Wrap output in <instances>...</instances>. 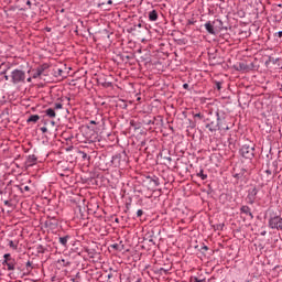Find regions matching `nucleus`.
I'll use <instances>...</instances> for the list:
<instances>
[{
  "instance_id": "nucleus-15",
  "label": "nucleus",
  "mask_w": 282,
  "mask_h": 282,
  "mask_svg": "<svg viewBox=\"0 0 282 282\" xmlns=\"http://www.w3.org/2000/svg\"><path fill=\"white\" fill-rule=\"evenodd\" d=\"M197 177H200L202 180H208V175L204 174V170H200L197 173Z\"/></svg>"
},
{
  "instance_id": "nucleus-23",
  "label": "nucleus",
  "mask_w": 282,
  "mask_h": 282,
  "mask_svg": "<svg viewBox=\"0 0 282 282\" xmlns=\"http://www.w3.org/2000/svg\"><path fill=\"white\" fill-rule=\"evenodd\" d=\"M26 6H29V8H30L32 6V2L30 0H28Z\"/></svg>"
},
{
  "instance_id": "nucleus-27",
  "label": "nucleus",
  "mask_w": 282,
  "mask_h": 282,
  "mask_svg": "<svg viewBox=\"0 0 282 282\" xmlns=\"http://www.w3.org/2000/svg\"><path fill=\"white\" fill-rule=\"evenodd\" d=\"M24 191L29 192L30 191V186H24Z\"/></svg>"
},
{
  "instance_id": "nucleus-17",
  "label": "nucleus",
  "mask_w": 282,
  "mask_h": 282,
  "mask_svg": "<svg viewBox=\"0 0 282 282\" xmlns=\"http://www.w3.org/2000/svg\"><path fill=\"white\" fill-rule=\"evenodd\" d=\"M9 246L10 248H13V250H17V245L14 243V241L10 240Z\"/></svg>"
},
{
  "instance_id": "nucleus-14",
  "label": "nucleus",
  "mask_w": 282,
  "mask_h": 282,
  "mask_svg": "<svg viewBox=\"0 0 282 282\" xmlns=\"http://www.w3.org/2000/svg\"><path fill=\"white\" fill-rule=\"evenodd\" d=\"M45 69L43 67H39L36 72L33 74V78H39L43 74Z\"/></svg>"
},
{
  "instance_id": "nucleus-35",
  "label": "nucleus",
  "mask_w": 282,
  "mask_h": 282,
  "mask_svg": "<svg viewBox=\"0 0 282 282\" xmlns=\"http://www.w3.org/2000/svg\"><path fill=\"white\" fill-rule=\"evenodd\" d=\"M4 78H6V80H9L8 76H6Z\"/></svg>"
},
{
  "instance_id": "nucleus-11",
  "label": "nucleus",
  "mask_w": 282,
  "mask_h": 282,
  "mask_svg": "<svg viewBox=\"0 0 282 282\" xmlns=\"http://www.w3.org/2000/svg\"><path fill=\"white\" fill-rule=\"evenodd\" d=\"M59 265H62L63 268H69L72 265L70 261H67L65 259H59L58 260Z\"/></svg>"
},
{
  "instance_id": "nucleus-29",
  "label": "nucleus",
  "mask_w": 282,
  "mask_h": 282,
  "mask_svg": "<svg viewBox=\"0 0 282 282\" xmlns=\"http://www.w3.org/2000/svg\"><path fill=\"white\" fill-rule=\"evenodd\" d=\"M26 80H28V83H32V78L31 77H29Z\"/></svg>"
},
{
  "instance_id": "nucleus-21",
  "label": "nucleus",
  "mask_w": 282,
  "mask_h": 282,
  "mask_svg": "<svg viewBox=\"0 0 282 282\" xmlns=\"http://www.w3.org/2000/svg\"><path fill=\"white\" fill-rule=\"evenodd\" d=\"M40 130L42 131V133H47V127H42L40 128Z\"/></svg>"
},
{
  "instance_id": "nucleus-33",
  "label": "nucleus",
  "mask_w": 282,
  "mask_h": 282,
  "mask_svg": "<svg viewBox=\"0 0 282 282\" xmlns=\"http://www.w3.org/2000/svg\"><path fill=\"white\" fill-rule=\"evenodd\" d=\"M135 282H142V279H138Z\"/></svg>"
},
{
  "instance_id": "nucleus-31",
  "label": "nucleus",
  "mask_w": 282,
  "mask_h": 282,
  "mask_svg": "<svg viewBox=\"0 0 282 282\" xmlns=\"http://www.w3.org/2000/svg\"><path fill=\"white\" fill-rule=\"evenodd\" d=\"M70 282H78V281H76V279H72Z\"/></svg>"
},
{
  "instance_id": "nucleus-30",
  "label": "nucleus",
  "mask_w": 282,
  "mask_h": 282,
  "mask_svg": "<svg viewBox=\"0 0 282 282\" xmlns=\"http://www.w3.org/2000/svg\"><path fill=\"white\" fill-rule=\"evenodd\" d=\"M111 3H113V1H111V0H108V4H109V6H111Z\"/></svg>"
},
{
  "instance_id": "nucleus-37",
  "label": "nucleus",
  "mask_w": 282,
  "mask_h": 282,
  "mask_svg": "<svg viewBox=\"0 0 282 282\" xmlns=\"http://www.w3.org/2000/svg\"><path fill=\"white\" fill-rule=\"evenodd\" d=\"M52 124H55V122H54V121H52Z\"/></svg>"
},
{
  "instance_id": "nucleus-25",
  "label": "nucleus",
  "mask_w": 282,
  "mask_h": 282,
  "mask_svg": "<svg viewBox=\"0 0 282 282\" xmlns=\"http://www.w3.org/2000/svg\"><path fill=\"white\" fill-rule=\"evenodd\" d=\"M183 88H184V89H187V88H188V84H184V85H183Z\"/></svg>"
},
{
  "instance_id": "nucleus-10",
  "label": "nucleus",
  "mask_w": 282,
  "mask_h": 282,
  "mask_svg": "<svg viewBox=\"0 0 282 282\" xmlns=\"http://www.w3.org/2000/svg\"><path fill=\"white\" fill-rule=\"evenodd\" d=\"M28 166H34L36 164V156L35 155H30L28 161H26Z\"/></svg>"
},
{
  "instance_id": "nucleus-8",
  "label": "nucleus",
  "mask_w": 282,
  "mask_h": 282,
  "mask_svg": "<svg viewBox=\"0 0 282 282\" xmlns=\"http://www.w3.org/2000/svg\"><path fill=\"white\" fill-rule=\"evenodd\" d=\"M67 241H69V236L59 237L58 242L64 246V248H67Z\"/></svg>"
},
{
  "instance_id": "nucleus-32",
  "label": "nucleus",
  "mask_w": 282,
  "mask_h": 282,
  "mask_svg": "<svg viewBox=\"0 0 282 282\" xmlns=\"http://www.w3.org/2000/svg\"><path fill=\"white\" fill-rule=\"evenodd\" d=\"M83 158H87V153H84V154H83Z\"/></svg>"
},
{
  "instance_id": "nucleus-16",
  "label": "nucleus",
  "mask_w": 282,
  "mask_h": 282,
  "mask_svg": "<svg viewBox=\"0 0 282 282\" xmlns=\"http://www.w3.org/2000/svg\"><path fill=\"white\" fill-rule=\"evenodd\" d=\"M3 257H4V261H8V262L12 261L10 253H6Z\"/></svg>"
},
{
  "instance_id": "nucleus-1",
  "label": "nucleus",
  "mask_w": 282,
  "mask_h": 282,
  "mask_svg": "<svg viewBox=\"0 0 282 282\" xmlns=\"http://www.w3.org/2000/svg\"><path fill=\"white\" fill-rule=\"evenodd\" d=\"M269 228L272 230H282V217L276 214H272L269 218Z\"/></svg>"
},
{
  "instance_id": "nucleus-22",
  "label": "nucleus",
  "mask_w": 282,
  "mask_h": 282,
  "mask_svg": "<svg viewBox=\"0 0 282 282\" xmlns=\"http://www.w3.org/2000/svg\"><path fill=\"white\" fill-rule=\"evenodd\" d=\"M28 268H32V262H30V261L26 262V269Z\"/></svg>"
},
{
  "instance_id": "nucleus-13",
  "label": "nucleus",
  "mask_w": 282,
  "mask_h": 282,
  "mask_svg": "<svg viewBox=\"0 0 282 282\" xmlns=\"http://www.w3.org/2000/svg\"><path fill=\"white\" fill-rule=\"evenodd\" d=\"M41 120V117L39 115H33L28 119V122H39Z\"/></svg>"
},
{
  "instance_id": "nucleus-3",
  "label": "nucleus",
  "mask_w": 282,
  "mask_h": 282,
  "mask_svg": "<svg viewBox=\"0 0 282 282\" xmlns=\"http://www.w3.org/2000/svg\"><path fill=\"white\" fill-rule=\"evenodd\" d=\"M240 154L247 160H252V158H254V148L252 145L245 144L240 149Z\"/></svg>"
},
{
  "instance_id": "nucleus-18",
  "label": "nucleus",
  "mask_w": 282,
  "mask_h": 282,
  "mask_svg": "<svg viewBox=\"0 0 282 282\" xmlns=\"http://www.w3.org/2000/svg\"><path fill=\"white\" fill-rule=\"evenodd\" d=\"M144 215V212L142 209H138L137 217H142Z\"/></svg>"
},
{
  "instance_id": "nucleus-20",
  "label": "nucleus",
  "mask_w": 282,
  "mask_h": 282,
  "mask_svg": "<svg viewBox=\"0 0 282 282\" xmlns=\"http://www.w3.org/2000/svg\"><path fill=\"white\" fill-rule=\"evenodd\" d=\"M55 109H63V104H55Z\"/></svg>"
},
{
  "instance_id": "nucleus-6",
  "label": "nucleus",
  "mask_w": 282,
  "mask_h": 282,
  "mask_svg": "<svg viewBox=\"0 0 282 282\" xmlns=\"http://www.w3.org/2000/svg\"><path fill=\"white\" fill-rule=\"evenodd\" d=\"M240 213H242L243 215H247L248 217H250V219H254V216L252 215V212H250V207L248 206H242L240 208Z\"/></svg>"
},
{
  "instance_id": "nucleus-19",
  "label": "nucleus",
  "mask_w": 282,
  "mask_h": 282,
  "mask_svg": "<svg viewBox=\"0 0 282 282\" xmlns=\"http://www.w3.org/2000/svg\"><path fill=\"white\" fill-rule=\"evenodd\" d=\"M191 282H205V280H199L197 278H192L191 279Z\"/></svg>"
},
{
  "instance_id": "nucleus-2",
  "label": "nucleus",
  "mask_w": 282,
  "mask_h": 282,
  "mask_svg": "<svg viewBox=\"0 0 282 282\" xmlns=\"http://www.w3.org/2000/svg\"><path fill=\"white\" fill-rule=\"evenodd\" d=\"M11 80L14 83V85H18V83H25V72L14 69L11 73Z\"/></svg>"
},
{
  "instance_id": "nucleus-9",
  "label": "nucleus",
  "mask_w": 282,
  "mask_h": 282,
  "mask_svg": "<svg viewBox=\"0 0 282 282\" xmlns=\"http://www.w3.org/2000/svg\"><path fill=\"white\" fill-rule=\"evenodd\" d=\"M149 20L150 21H158V11L156 10H152L149 12Z\"/></svg>"
},
{
  "instance_id": "nucleus-26",
  "label": "nucleus",
  "mask_w": 282,
  "mask_h": 282,
  "mask_svg": "<svg viewBox=\"0 0 282 282\" xmlns=\"http://www.w3.org/2000/svg\"><path fill=\"white\" fill-rule=\"evenodd\" d=\"M195 118H202V115L200 113H196Z\"/></svg>"
},
{
  "instance_id": "nucleus-12",
  "label": "nucleus",
  "mask_w": 282,
  "mask_h": 282,
  "mask_svg": "<svg viewBox=\"0 0 282 282\" xmlns=\"http://www.w3.org/2000/svg\"><path fill=\"white\" fill-rule=\"evenodd\" d=\"M45 113L48 116V118H56V111H54L52 108L46 109Z\"/></svg>"
},
{
  "instance_id": "nucleus-7",
  "label": "nucleus",
  "mask_w": 282,
  "mask_h": 282,
  "mask_svg": "<svg viewBox=\"0 0 282 282\" xmlns=\"http://www.w3.org/2000/svg\"><path fill=\"white\" fill-rule=\"evenodd\" d=\"M2 263H3V265H7V269L9 271L14 270V261L13 260H10L9 262H8V260H4Z\"/></svg>"
},
{
  "instance_id": "nucleus-34",
  "label": "nucleus",
  "mask_w": 282,
  "mask_h": 282,
  "mask_svg": "<svg viewBox=\"0 0 282 282\" xmlns=\"http://www.w3.org/2000/svg\"><path fill=\"white\" fill-rule=\"evenodd\" d=\"M91 124H96V121H91Z\"/></svg>"
},
{
  "instance_id": "nucleus-24",
  "label": "nucleus",
  "mask_w": 282,
  "mask_h": 282,
  "mask_svg": "<svg viewBox=\"0 0 282 282\" xmlns=\"http://www.w3.org/2000/svg\"><path fill=\"white\" fill-rule=\"evenodd\" d=\"M279 39H282V31L278 32Z\"/></svg>"
},
{
  "instance_id": "nucleus-4",
  "label": "nucleus",
  "mask_w": 282,
  "mask_h": 282,
  "mask_svg": "<svg viewBox=\"0 0 282 282\" xmlns=\"http://www.w3.org/2000/svg\"><path fill=\"white\" fill-rule=\"evenodd\" d=\"M214 23H220V24H221V21L216 20V21H214V22H207V23L205 24V30L208 32V34H213V35L217 34V32L215 31V25H214Z\"/></svg>"
},
{
  "instance_id": "nucleus-36",
  "label": "nucleus",
  "mask_w": 282,
  "mask_h": 282,
  "mask_svg": "<svg viewBox=\"0 0 282 282\" xmlns=\"http://www.w3.org/2000/svg\"><path fill=\"white\" fill-rule=\"evenodd\" d=\"M108 279H111V274L108 275Z\"/></svg>"
},
{
  "instance_id": "nucleus-28",
  "label": "nucleus",
  "mask_w": 282,
  "mask_h": 282,
  "mask_svg": "<svg viewBox=\"0 0 282 282\" xmlns=\"http://www.w3.org/2000/svg\"><path fill=\"white\" fill-rule=\"evenodd\" d=\"M217 89H221V84H217Z\"/></svg>"
},
{
  "instance_id": "nucleus-5",
  "label": "nucleus",
  "mask_w": 282,
  "mask_h": 282,
  "mask_svg": "<svg viewBox=\"0 0 282 282\" xmlns=\"http://www.w3.org/2000/svg\"><path fill=\"white\" fill-rule=\"evenodd\" d=\"M258 193H259V189H257V187H253L252 189H250L249 195H248V199H249L250 204H254Z\"/></svg>"
}]
</instances>
